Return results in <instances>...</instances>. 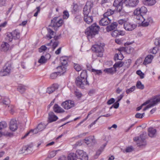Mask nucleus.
Listing matches in <instances>:
<instances>
[{
    "instance_id": "nucleus-34",
    "label": "nucleus",
    "mask_w": 160,
    "mask_h": 160,
    "mask_svg": "<svg viewBox=\"0 0 160 160\" xmlns=\"http://www.w3.org/2000/svg\"><path fill=\"white\" fill-rule=\"evenodd\" d=\"M77 156L76 153H70L68 156V160H77Z\"/></svg>"
},
{
    "instance_id": "nucleus-59",
    "label": "nucleus",
    "mask_w": 160,
    "mask_h": 160,
    "mask_svg": "<svg viewBox=\"0 0 160 160\" xmlns=\"http://www.w3.org/2000/svg\"><path fill=\"white\" fill-rule=\"evenodd\" d=\"M80 159L81 160H88V156L85 152L82 157Z\"/></svg>"
},
{
    "instance_id": "nucleus-4",
    "label": "nucleus",
    "mask_w": 160,
    "mask_h": 160,
    "mask_svg": "<svg viewBox=\"0 0 160 160\" xmlns=\"http://www.w3.org/2000/svg\"><path fill=\"white\" fill-rule=\"evenodd\" d=\"M104 46L103 43H100L98 44L94 45L92 46L91 49L95 53L92 55L93 57L96 56L97 57H102V56L103 52L104 51Z\"/></svg>"
},
{
    "instance_id": "nucleus-38",
    "label": "nucleus",
    "mask_w": 160,
    "mask_h": 160,
    "mask_svg": "<svg viewBox=\"0 0 160 160\" xmlns=\"http://www.w3.org/2000/svg\"><path fill=\"white\" fill-rule=\"evenodd\" d=\"M123 65V63L121 61H119L116 62L114 65L113 67L116 69L117 68L122 67Z\"/></svg>"
},
{
    "instance_id": "nucleus-47",
    "label": "nucleus",
    "mask_w": 160,
    "mask_h": 160,
    "mask_svg": "<svg viewBox=\"0 0 160 160\" xmlns=\"http://www.w3.org/2000/svg\"><path fill=\"white\" fill-rule=\"evenodd\" d=\"M6 38L7 41L9 42H11L12 41V39L13 38L12 36V35L11 32L8 34Z\"/></svg>"
},
{
    "instance_id": "nucleus-6",
    "label": "nucleus",
    "mask_w": 160,
    "mask_h": 160,
    "mask_svg": "<svg viewBox=\"0 0 160 160\" xmlns=\"http://www.w3.org/2000/svg\"><path fill=\"white\" fill-rule=\"evenodd\" d=\"M68 59L66 57H62L60 61L62 65L58 67L57 69L58 70V72L62 74H63L66 70V65L67 64Z\"/></svg>"
},
{
    "instance_id": "nucleus-3",
    "label": "nucleus",
    "mask_w": 160,
    "mask_h": 160,
    "mask_svg": "<svg viewBox=\"0 0 160 160\" xmlns=\"http://www.w3.org/2000/svg\"><path fill=\"white\" fill-rule=\"evenodd\" d=\"M99 27L96 24L94 23L88 28L85 30V33L88 38H92L98 33Z\"/></svg>"
},
{
    "instance_id": "nucleus-42",
    "label": "nucleus",
    "mask_w": 160,
    "mask_h": 160,
    "mask_svg": "<svg viewBox=\"0 0 160 160\" xmlns=\"http://www.w3.org/2000/svg\"><path fill=\"white\" fill-rule=\"evenodd\" d=\"M82 18L81 15L77 16L73 19L74 22L77 23H78L82 20Z\"/></svg>"
},
{
    "instance_id": "nucleus-37",
    "label": "nucleus",
    "mask_w": 160,
    "mask_h": 160,
    "mask_svg": "<svg viewBox=\"0 0 160 160\" xmlns=\"http://www.w3.org/2000/svg\"><path fill=\"white\" fill-rule=\"evenodd\" d=\"M123 56L121 52H118L117 53L115 54L114 58L115 60L116 59L122 60L123 59Z\"/></svg>"
},
{
    "instance_id": "nucleus-40",
    "label": "nucleus",
    "mask_w": 160,
    "mask_h": 160,
    "mask_svg": "<svg viewBox=\"0 0 160 160\" xmlns=\"http://www.w3.org/2000/svg\"><path fill=\"white\" fill-rule=\"evenodd\" d=\"M87 76L86 71V70H83L82 72L81 73L80 77H79L83 79L84 78L85 80H87Z\"/></svg>"
},
{
    "instance_id": "nucleus-44",
    "label": "nucleus",
    "mask_w": 160,
    "mask_h": 160,
    "mask_svg": "<svg viewBox=\"0 0 160 160\" xmlns=\"http://www.w3.org/2000/svg\"><path fill=\"white\" fill-rule=\"evenodd\" d=\"M141 13L142 14H144L147 12V8L144 6H142L141 8H139Z\"/></svg>"
},
{
    "instance_id": "nucleus-24",
    "label": "nucleus",
    "mask_w": 160,
    "mask_h": 160,
    "mask_svg": "<svg viewBox=\"0 0 160 160\" xmlns=\"http://www.w3.org/2000/svg\"><path fill=\"white\" fill-rule=\"evenodd\" d=\"M40 132L39 131V130L37 127L36 128L33 129L31 130L28 132L26 133L24 135L23 138H25L29 134H30L31 136L33 135V134H37L38 132Z\"/></svg>"
},
{
    "instance_id": "nucleus-46",
    "label": "nucleus",
    "mask_w": 160,
    "mask_h": 160,
    "mask_svg": "<svg viewBox=\"0 0 160 160\" xmlns=\"http://www.w3.org/2000/svg\"><path fill=\"white\" fill-rule=\"evenodd\" d=\"M47 59H46L43 56H42L40 59L38 60V62L41 63H43L46 62Z\"/></svg>"
},
{
    "instance_id": "nucleus-58",
    "label": "nucleus",
    "mask_w": 160,
    "mask_h": 160,
    "mask_svg": "<svg viewBox=\"0 0 160 160\" xmlns=\"http://www.w3.org/2000/svg\"><path fill=\"white\" fill-rule=\"evenodd\" d=\"M133 150V148L132 146H131L130 147L127 148L125 150V152H131Z\"/></svg>"
},
{
    "instance_id": "nucleus-41",
    "label": "nucleus",
    "mask_w": 160,
    "mask_h": 160,
    "mask_svg": "<svg viewBox=\"0 0 160 160\" xmlns=\"http://www.w3.org/2000/svg\"><path fill=\"white\" fill-rule=\"evenodd\" d=\"M137 88L140 89H143L144 88V85L142 84L140 81H138L137 82L136 85Z\"/></svg>"
},
{
    "instance_id": "nucleus-14",
    "label": "nucleus",
    "mask_w": 160,
    "mask_h": 160,
    "mask_svg": "<svg viewBox=\"0 0 160 160\" xmlns=\"http://www.w3.org/2000/svg\"><path fill=\"white\" fill-rule=\"evenodd\" d=\"M10 129L12 131H15L18 128L17 121L16 120L12 119L10 122Z\"/></svg>"
},
{
    "instance_id": "nucleus-45",
    "label": "nucleus",
    "mask_w": 160,
    "mask_h": 160,
    "mask_svg": "<svg viewBox=\"0 0 160 160\" xmlns=\"http://www.w3.org/2000/svg\"><path fill=\"white\" fill-rule=\"evenodd\" d=\"M74 69L78 72H79L82 69V67L79 64H74Z\"/></svg>"
},
{
    "instance_id": "nucleus-64",
    "label": "nucleus",
    "mask_w": 160,
    "mask_h": 160,
    "mask_svg": "<svg viewBox=\"0 0 160 160\" xmlns=\"http://www.w3.org/2000/svg\"><path fill=\"white\" fill-rule=\"evenodd\" d=\"M119 102L117 101L113 105V107L115 108H118L119 106Z\"/></svg>"
},
{
    "instance_id": "nucleus-63",
    "label": "nucleus",
    "mask_w": 160,
    "mask_h": 160,
    "mask_svg": "<svg viewBox=\"0 0 160 160\" xmlns=\"http://www.w3.org/2000/svg\"><path fill=\"white\" fill-rule=\"evenodd\" d=\"M128 49V48H124V47H122V48H119L118 49V52H126V50H127V49Z\"/></svg>"
},
{
    "instance_id": "nucleus-17",
    "label": "nucleus",
    "mask_w": 160,
    "mask_h": 160,
    "mask_svg": "<svg viewBox=\"0 0 160 160\" xmlns=\"http://www.w3.org/2000/svg\"><path fill=\"white\" fill-rule=\"evenodd\" d=\"M9 48V44L7 42H3L1 45L0 49L1 51L6 52L8 50Z\"/></svg>"
},
{
    "instance_id": "nucleus-35",
    "label": "nucleus",
    "mask_w": 160,
    "mask_h": 160,
    "mask_svg": "<svg viewBox=\"0 0 160 160\" xmlns=\"http://www.w3.org/2000/svg\"><path fill=\"white\" fill-rule=\"evenodd\" d=\"M160 102V95L156 96L152 101V102L156 105L158 102Z\"/></svg>"
},
{
    "instance_id": "nucleus-19",
    "label": "nucleus",
    "mask_w": 160,
    "mask_h": 160,
    "mask_svg": "<svg viewBox=\"0 0 160 160\" xmlns=\"http://www.w3.org/2000/svg\"><path fill=\"white\" fill-rule=\"evenodd\" d=\"M48 33L47 35V37L48 39H50L54 37V36L56 34V32L53 31L49 28H47Z\"/></svg>"
},
{
    "instance_id": "nucleus-49",
    "label": "nucleus",
    "mask_w": 160,
    "mask_h": 160,
    "mask_svg": "<svg viewBox=\"0 0 160 160\" xmlns=\"http://www.w3.org/2000/svg\"><path fill=\"white\" fill-rule=\"evenodd\" d=\"M107 144V143H104L101 147L100 149L97 152V154L99 155L101 152L103 151L104 148L106 147Z\"/></svg>"
},
{
    "instance_id": "nucleus-62",
    "label": "nucleus",
    "mask_w": 160,
    "mask_h": 160,
    "mask_svg": "<svg viewBox=\"0 0 160 160\" xmlns=\"http://www.w3.org/2000/svg\"><path fill=\"white\" fill-rule=\"evenodd\" d=\"M114 102V98H111L108 101L107 103L108 105H111Z\"/></svg>"
},
{
    "instance_id": "nucleus-36",
    "label": "nucleus",
    "mask_w": 160,
    "mask_h": 160,
    "mask_svg": "<svg viewBox=\"0 0 160 160\" xmlns=\"http://www.w3.org/2000/svg\"><path fill=\"white\" fill-rule=\"evenodd\" d=\"M47 125V124H45L42 123H41L38 124L37 127L39 131H41L43 130L46 128Z\"/></svg>"
},
{
    "instance_id": "nucleus-16",
    "label": "nucleus",
    "mask_w": 160,
    "mask_h": 160,
    "mask_svg": "<svg viewBox=\"0 0 160 160\" xmlns=\"http://www.w3.org/2000/svg\"><path fill=\"white\" fill-rule=\"evenodd\" d=\"M118 23V22H115L108 26L106 28L107 31L108 32L113 30L116 28Z\"/></svg>"
},
{
    "instance_id": "nucleus-18",
    "label": "nucleus",
    "mask_w": 160,
    "mask_h": 160,
    "mask_svg": "<svg viewBox=\"0 0 160 160\" xmlns=\"http://www.w3.org/2000/svg\"><path fill=\"white\" fill-rule=\"evenodd\" d=\"M48 119L49 122L56 121L58 119V117L55 115L53 112H50L49 113Z\"/></svg>"
},
{
    "instance_id": "nucleus-20",
    "label": "nucleus",
    "mask_w": 160,
    "mask_h": 160,
    "mask_svg": "<svg viewBox=\"0 0 160 160\" xmlns=\"http://www.w3.org/2000/svg\"><path fill=\"white\" fill-rule=\"evenodd\" d=\"M53 108L54 111L56 112L60 113L65 112V110L57 104L54 105Z\"/></svg>"
},
{
    "instance_id": "nucleus-52",
    "label": "nucleus",
    "mask_w": 160,
    "mask_h": 160,
    "mask_svg": "<svg viewBox=\"0 0 160 160\" xmlns=\"http://www.w3.org/2000/svg\"><path fill=\"white\" fill-rule=\"evenodd\" d=\"M10 103V100L8 98H5L2 100V103L3 104L8 105Z\"/></svg>"
},
{
    "instance_id": "nucleus-32",
    "label": "nucleus",
    "mask_w": 160,
    "mask_h": 160,
    "mask_svg": "<svg viewBox=\"0 0 160 160\" xmlns=\"http://www.w3.org/2000/svg\"><path fill=\"white\" fill-rule=\"evenodd\" d=\"M7 127V125L6 122H0V137L2 136V135L1 130L6 128Z\"/></svg>"
},
{
    "instance_id": "nucleus-5",
    "label": "nucleus",
    "mask_w": 160,
    "mask_h": 160,
    "mask_svg": "<svg viewBox=\"0 0 160 160\" xmlns=\"http://www.w3.org/2000/svg\"><path fill=\"white\" fill-rule=\"evenodd\" d=\"M137 18L139 21V23H142L143 26H148L152 22L151 18L146 14H143V16H140V18L138 17Z\"/></svg>"
},
{
    "instance_id": "nucleus-11",
    "label": "nucleus",
    "mask_w": 160,
    "mask_h": 160,
    "mask_svg": "<svg viewBox=\"0 0 160 160\" xmlns=\"http://www.w3.org/2000/svg\"><path fill=\"white\" fill-rule=\"evenodd\" d=\"M61 106L65 109L68 110L74 107V102L73 101L70 100H67L63 102Z\"/></svg>"
},
{
    "instance_id": "nucleus-30",
    "label": "nucleus",
    "mask_w": 160,
    "mask_h": 160,
    "mask_svg": "<svg viewBox=\"0 0 160 160\" xmlns=\"http://www.w3.org/2000/svg\"><path fill=\"white\" fill-rule=\"evenodd\" d=\"M104 71L107 72L108 74H113L115 73L116 71V69L113 67V68L105 69Z\"/></svg>"
},
{
    "instance_id": "nucleus-15",
    "label": "nucleus",
    "mask_w": 160,
    "mask_h": 160,
    "mask_svg": "<svg viewBox=\"0 0 160 160\" xmlns=\"http://www.w3.org/2000/svg\"><path fill=\"white\" fill-rule=\"evenodd\" d=\"M58 88V85L57 84H53L51 87L48 88L47 90V92L49 94L52 93Z\"/></svg>"
},
{
    "instance_id": "nucleus-61",
    "label": "nucleus",
    "mask_w": 160,
    "mask_h": 160,
    "mask_svg": "<svg viewBox=\"0 0 160 160\" xmlns=\"http://www.w3.org/2000/svg\"><path fill=\"white\" fill-rule=\"evenodd\" d=\"M58 76L57 72H55L52 73L50 75V78L52 79H54L56 78Z\"/></svg>"
},
{
    "instance_id": "nucleus-43",
    "label": "nucleus",
    "mask_w": 160,
    "mask_h": 160,
    "mask_svg": "<svg viewBox=\"0 0 160 160\" xmlns=\"http://www.w3.org/2000/svg\"><path fill=\"white\" fill-rule=\"evenodd\" d=\"M18 90L20 93H22L25 91L26 88L24 86L20 85L18 87Z\"/></svg>"
},
{
    "instance_id": "nucleus-53",
    "label": "nucleus",
    "mask_w": 160,
    "mask_h": 160,
    "mask_svg": "<svg viewBox=\"0 0 160 160\" xmlns=\"http://www.w3.org/2000/svg\"><path fill=\"white\" fill-rule=\"evenodd\" d=\"M14 106L12 105L8 107V110L10 111V113L12 114H13L14 112Z\"/></svg>"
},
{
    "instance_id": "nucleus-25",
    "label": "nucleus",
    "mask_w": 160,
    "mask_h": 160,
    "mask_svg": "<svg viewBox=\"0 0 160 160\" xmlns=\"http://www.w3.org/2000/svg\"><path fill=\"white\" fill-rule=\"evenodd\" d=\"M153 56L151 55H148L145 58L143 63L144 65L148 64L151 62Z\"/></svg>"
},
{
    "instance_id": "nucleus-10",
    "label": "nucleus",
    "mask_w": 160,
    "mask_h": 160,
    "mask_svg": "<svg viewBox=\"0 0 160 160\" xmlns=\"http://www.w3.org/2000/svg\"><path fill=\"white\" fill-rule=\"evenodd\" d=\"M92 3L90 1L87 2L83 9V13L84 17L91 14L90 13L91 8L92 7Z\"/></svg>"
},
{
    "instance_id": "nucleus-31",
    "label": "nucleus",
    "mask_w": 160,
    "mask_h": 160,
    "mask_svg": "<svg viewBox=\"0 0 160 160\" xmlns=\"http://www.w3.org/2000/svg\"><path fill=\"white\" fill-rule=\"evenodd\" d=\"M114 11L110 9H108L107 11L103 14V16L106 17H108L114 13Z\"/></svg>"
},
{
    "instance_id": "nucleus-51",
    "label": "nucleus",
    "mask_w": 160,
    "mask_h": 160,
    "mask_svg": "<svg viewBox=\"0 0 160 160\" xmlns=\"http://www.w3.org/2000/svg\"><path fill=\"white\" fill-rule=\"evenodd\" d=\"M136 87L135 86H132L129 89H127L126 90V92L127 94H128L129 93L132 92L133 91H134Z\"/></svg>"
},
{
    "instance_id": "nucleus-13",
    "label": "nucleus",
    "mask_w": 160,
    "mask_h": 160,
    "mask_svg": "<svg viewBox=\"0 0 160 160\" xmlns=\"http://www.w3.org/2000/svg\"><path fill=\"white\" fill-rule=\"evenodd\" d=\"M111 20L108 17H103L99 21V24L102 26L108 25L111 22Z\"/></svg>"
},
{
    "instance_id": "nucleus-33",
    "label": "nucleus",
    "mask_w": 160,
    "mask_h": 160,
    "mask_svg": "<svg viewBox=\"0 0 160 160\" xmlns=\"http://www.w3.org/2000/svg\"><path fill=\"white\" fill-rule=\"evenodd\" d=\"M85 152L82 150H77L76 154L77 158L80 159L82 157Z\"/></svg>"
},
{
    "instance_id": "nucleus-8",
    "label": "nucleus",
    "mask_w": 160,
    "mask_h": 160,
    "mask_svg": "<svg viewBox=\"0 0 160 160\" xmlns=\"http://www.w3.org/2000/svg\"><path fill=\"white\" fill-rule=\"evenodd\" d=\"M75 83L77 86L82 88H84L85 85L89 84L87 80H85L84 78V79L81 78L79 77L77 78Z\"/></svg>"
},
{
    "instance_id": "nucleus-56",
    "label": "nucleus",
    "mask_w": 160,
    "mask_h": 160,
    "mask_svg": "<svg viewBox=\"0 0 160 160\" xmlns=\"http://www.w3.org/2000/svg\"><path fill=\"white\" fill-rule=\"evenodd\" d=\"M92 72H94L96 74L100 75L102 73V71L101 70H96L94 69H92L91 70Z\"/></svg>"
},
{
    "instance_id": "nucleus-9",
    "label": "nucleus",
    "mask_w": 160,
    "mask_h": 160,
    "mask_svg": "<svg viewBox=\"0 0 160 160\" xmlns=\"http://www.w3.org/2000/svg\"><path fill=\"white\" fill-rule=\"evenodd\" d=\"M12 69L11 64L7 63L3 67V69L0 72V75L5 76L9 74Z\"/></svg>"
},
{
    "instance_id": "nucleus-27",
    "label": "nucleus",
    "mask_w": 160,
    "mask_h": 160,
    "mask_svg": "<svg viewBox=\"0 0 160 160\" xmlns=\"http://www.w3.org/2000/svg\"><path fill=\"white\" fill-rule=\"evenodd\" d=\"M85 142L87 144H89L91 142L94 143L95 139L94 136H90L86 138L85 139Z\"/></svg>"
},
{
    "instance_id": "nucleus-26",
    "label": "nucleus",
    "mask_w": 160,
    "mask_h": 160,
    "mask_svg": "<svg viewBox=\"0 0 160 160\" xmlns=\"http://www.w3.org/2000/svg\"><path fill=\"white\" fill-rule=\"evenodd\" d=\"M138 0H127V2L130 7H134L138 5Z\"/></svg>"
},
{
    "instance_id": "nucleus-55",
    "label": "nucleus",
    "mask_w": 160,
    "mask_h": 160,
    "mask_svg": "<svg viewBox=\"0 0 160 160\" xmlns=\"http://www.w3.org/2000/svg\"><path fill=\"white\" fill-rule=\"evenodd\" d=\"M136 73L139 75L141 78H143L144 77V74L142 73L141 71L138 70L136 72Z\"/></svg>"
},
{
    "instance_id": "nucleus-2",
    "label": "nucleus",
    "mask_w": 160,
    "mask_h": 160,
    "mask_svg": "<svg viewBox=\"0 0 160 160\" xmlns=\"http://www.w3.org/2000/svg\"><path fill=\"white\" fill-rule=\"evenodd\" d=\"M128 19L125 18L120 19L118 21L119 25H123L124 28L127 31H132L137 27V25L128 22Z\"/></svg>"
},
{
    "instance_id": "nucleus-12",
    "label": "nucleus",
    "mask_w": 160,
    "mask_h": 160,
    "mask_svg": "<svg viewBox=\"0 0 160 160\" xmlns=\"http://www.w3.org/2000/svg\"><path fill=\"white\" fill-rule=\"evenodd\" d=\"M33 150V145L32 144L23 146L20 152L23 153L26 151L27 153H30Z\"/></svg>"
},
{
    "instance_id": "nucleus-60",
    "label": "nucleus",
    "mask_w": 160,
    "mask_h": 160,
    "mask_svg": "<svg viewBox=\"0 0 160 160\" xmlns=\"http://www.w3.org/2000/svg\"><path fill=\"white\" fill-rule=\"evenodd\" d=\"M69 16V14L68 12L67 11H65L63 12V18L65 19L68 18Z\"/></svg>"
},
{
    "instance_id": "nucleus-39",
    "label": "nucleus",
    "mask_w": 160,
    "mask_h": 160,
    "mask_svg": "<svg viewBox=\"0 0 160 160\" xmlns=\"http://www.w3.org/2000/svg\"><path fill=\"white\" fill-rule=\"evenodd\" d=\"M147 135V132H143L142 134H141L139 136L140 140H141V143L144 142V141L146 138Z\"/></svg>"
},
{
    "instance_id": "nucleus-29",
    "label": "nucleus",
    "mask_w": 160,
    "mask_h": 160,
    "mask_svg": "<svg viewBox=\"0 0 160 160\" xmlns=\"http://www.w3.org/2000/svg\"><path fill=\"white\" fill-rule=\"evenodd\" d=\"M134 18L137 20H138V18H137L138 17H140V16H143V14H141L139 8H138L136 9L134 12Z\"/></svg>"
},
{
    "instance_id": "nucleus-57",
    "label": "nucleus",
    "mask_w": 160,
    "mask_h": 160,
    "mask_svg": "<svg viewBox=\"0 0 160 160\" xmlns=\"http://www.w3.org/2000/svg\"><path fill=\"white\" fill-rule=\"evenodd\" d=\"M144 114V113L142 114L137 113L135 115V117L137 118H142L143 117Z\"/></svg>"
},
{
    "instance_id": "nucleus-22",
    "label": "nucleus",
    "mask_w": 160,
    "mask_h": 160,
    "mask_svg": "<svg viewBox=\"0 0 160 160\" xmlns=\"http://www.w3.org/2000/svg\"><path fill=\"white\" fill-rule=\"evenodd\" d=\"M84 20L87 24H90L92 22L93 18L91 14H89L84 17Z\"/></svg>"
},
{
    "instance_id": "nucleus-48",
    "label": "nucleus",
    "mask_w": 160,
    "mask_h": 160,
    "mask_svg": "<svg viewBox=\"0 0 160 160\" xmlns=\"http://www.w3.org/2000/svg\"><path fill=\"white\" fill-rule=\"evenodd\" d=\"M58 43L59 42L58 41H55L53 42L52 47V51L54 50L55 48L58 46Z\"/></svg>"
},
{
    "instance_id": "nucleus-7",
    "label": "nucleus",
    "mask_w": 160,
    "mask_h": 160,
    "mask_svg": "<svg viewBox=\"0 0 160 160\" xmlns=\"http://www.w3.org/2000/svg\"><path fill=\"white\" fill-rule=\"evenodd\" d=\"M51 22L50 26L54 28L55 30H57L58 28L62 26L63 22L62 19H58V17H55Z\"/></svg>"
},
{
    "instance_id": "nucleus-50",
    "label": "nucleus",
    "mask_w": 160,
    "mask_h": 160,
    "mask_svg": "<svg viewBox=\"0 0 160 160\" xmlns=\"http://www.w3.org/2000/svg\"><path fill=\"white\" fill-rule=\"evenodd\" d=\"M112 36L113 37H116L118 36L119 35V30H115L113 31L112 33Z\"/></svg>"
},
{
    "instance_id": "nucleus-28",
    "label": "nucleus",
    "mask_w": 160,
    "mask_h": 160,
    "mask_svg": "<svg viewBox=\"0 0 160 160\" xmlns=\"http://www.w3.org/2000/svg\"><path fill=\"white\" fill-rule=\"evenodd\" d=\"M143 4L146 5L152 6L156 2L155 0H142Z\"/></svg>"
},
{
    "instance_id": "nucleus-21",
    "label": "nucleus",
    "mask_w": 160,
    "mask_h": 160,
    "mask_svg": "<svg viewBox=\"0 0 160 160\" xmlns=\"http://www.w3.org/2000/svg\"><path fill=\"white\" fill-rule=\"evenodd\" d=\"M148 135L151 137L153 138L155 136L156 132V129L152 128H149L148 130Z\"/></svg>"
},
{
    "instance_id": "nucleus-1",
    "label": "nucleus",
    "mask_w": 160,
    "mask_h": 160,
    "mask_svg": "<svg viewBox=\"0 0 160 160\" xmlns=\"http://www.w3.org/2000/svg\"><path fill=\"white\" fill-rule=\"evenodd\" d=\"M127 0H115L113 6L116 8L117 12L120 16H126L128 13L123 9V4Z\"/></svg>"
},
{
    "instance_id": "nucleus-23",
    "label": "nucleus",
    "mask_w": 160,
    "mask_h": 160,
    "mask_svg": "<svg viewBox=\"0 0 160 160\" xmlns=\"http://www.w3.org/2000/svg\"><path fill=\"white\" fill-rule=\"evenodd\" d=\"M13 39H18L20 38V32L18 30H15L11 32Z\"/></svg>"
},
{
    "instance_id": "nucleus-54",
    "label": "nucleus",
    "mask_w": 160,
    "mask_h": 160,
    "mask_svg": "<svg viewBox=\"0 0 160 160\" xmlns=\"http://www.w3.org/2000/svg\"><path fill=\"white\" fill-rule=\"evenodd\" d=\"M47 49H48V50L49 49V48H48L45 45H43L39 49V52H42L43 51H44L45 50H46Z\"/></svg>"
}]
</instances>
